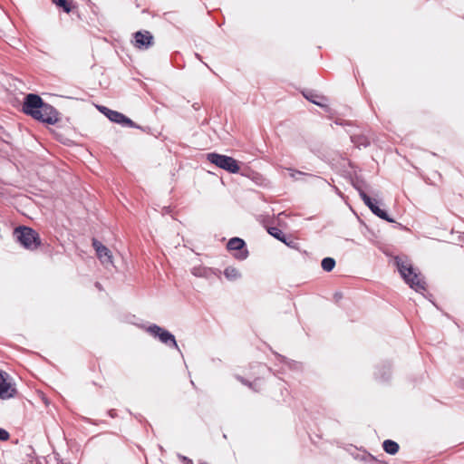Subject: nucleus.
I'll return each mask as SVG.
<instances>
[{
    "label": "nucleus",
    "instance_id": "nucleus-22",
    "mask_svg": "<svg viewBox=\"0 0 464 464\" xmlns=\"http://www.w3.org/2000/svg\"><path fill=\"white\" fill-rule=\"evenodd\" d=\"M37 394L42 398L45 404H47V399L42 392L37 391Z\"/></svg>",
    "mask_w": 464,
    "mask_h": 464
},
{
    "label": "nucleus",
    "instance_id": "nucleus-19",
    "mask_svg": "<svg viewBox=\"0 0 464 464\" xmlns=\"http://www.w3.org/2000/svg\"><path fill=\"white\" fill-rule=\"evenodd\" d=\"M8 439L9 433L4 429H0V440L5 441L7 440Z\"/></svg>",
    "mask_w": 464,
    "mask_h": 464
},
{
    "label": "nucleus",
    "instance_id": "nucleus-14",
    "mask_svg": "<svg viewBox=\"0 0 464 464\" xmlns=\"http://www.w3.org/2000/svg\"><path fill=\"white\" fill-rule=\"evenodd\" d=\"M52 2L55 5L63 8V10L67 14H69L72 10V7H73L72 2H70L68 0H52Z\"/></svg>",
    "mask_w": 464,
    "mask_h": 464
},
{
    "label": "nucleus",
    "instance_id": "nucleus-12",
    "mask_svg": "<svg viewBox=\"0 0 464 464\" xmlns=\"http://www.w3.org/2000/svg\"><path fill=\"white\" fill-rule=\"evenodd\" d=\"M382 448L386 453L391 455L396 454L400 450L399 444L392 440H384L382 443Z\"/></svg>",
    "mask_w": 464,
    "mask_h": 464
},
{
    "label": "nucleus",
    "instance_id": "nucleus-10",
    "mask_svg": "<svg viewBox=\"0 0 464 464\" xmlns=\"http://www.w3.org/2000/svg\"><path fill=\"white\" fill-rule=\"evenodd\" d=\"M14 393V389L10 382H7L5 373L0 371V398L8 399Z\"/></svg>",
    "mask_w": 464,
    "mask_h": 464
},
{
    "label": "nucleus",
    "instance_id": "nucleus-9",
    "mask_svg": "<svg viewBox=\"0 0 464 464\" xmlns=\"http://www.w3.org/2000/svg\"><path fill=\"white\" fill-rule=\"evenodd\" d=\"M361 198L365 203V205L368 206L369 208L372 211V213H374L377 217L389 222H392V219H391L388 217L387 213L384 210L381 209L378 207L377 202L373 200L371 197H369L366 193L361 192Z\"/></svg>",
    "mask_w": 464,
    "mask_h": 464
},
{
    "label": "nucleus",
    "instance_id": "nucleus-8",
    "mask_svg": "<svg viewBox=\"0 0 464 464\" xmlns=\"http://www.w3.org/2000/svg\"><path fill=\"white\" fill-rule=\"evenodd\" d=\"M92 246L96 251V255L100 261L104 265L112 264V255L111 250L99 242L97 239L92 240Z\"/></svg>",
    "mask_w": 464,
    "mask_h": 464
},
{
    "label": "nucleus",
    "instance_id": "nucleus-20",
    "mask_svg": "<svg viewBox=\"0 0 464 464\" xmlns=\"http://www.w3.org/2000/svg\"><path fill=\"white\" fill-rule=\"evenodd\" d=\"M179 458H180V459L182 460V462H183L184 464H194V463H193V460H192V459H188V457H186V456H179Z\"/></svg>",
    "mask_w": 464,
    "mask_h": 464
},
{
    "label": "nucleus",
    "instance_id": "nucleus-5",
    "mask_svg": "<svg viewBox=\"0 0 464 464\" xmlns=\"http://www.w3.org/2000/svg\"><path fill=\"white\" fill-rule=\"evenodd\" d=\"M147 331L154 337H158L161 343L174 347L178 346L174 335L167 330L153 324L149 326Z\"/></svg>",
    "mask_w": 464,
    "mask_h": 464
},
{
    "label": "nucleus",
    "instance_id": "nucleus-2",
    "mask_svg": "<svg viewBox=\"0 0 464 464\" xmlns=\"http://www.w3.org/2000/svg\"><path fill=\"white\" fill-rule=\"evenodd\" d=\"M395 261L400 274L411 288L417 292L426 290V282L423 276L417 273L408 259L396 257Z\"/></svg>",
    "mask_w": 464,
    "mask_h": 464
},
{
    "label": "nucleus",
    "instance_id": "nucleus-11",
    "mask_svg": "<svg viewBox=\"0 0 464 464\" xmlns=\"http://www.w3.org/2000/svg\"><path fill=\"white\" fill-rule=\"evenodd\" d=\"M14 237L25 248L29 246V228L26 227H18L14 231Z\"/></svg>",
    "mask_w": 464,
    "mask_h": 464
},
{
    "label": "nucleus",
    "instance_id": "nucleus-6",
    "mask_svg": "<svg viewBox=\"0 0 464 464\" xmlns=\"http://www.w3.org/2000/svg\"><path fill=\"white\" fill-rule=\"evenodd\" d=\"M227 247L230 251H237L235 257L239 260H244L248 256V251L246 248V243L239 237H233L227 242Z\"/></svg>",
    "mask_w": 464,
    "mask_h": 464
},
{
    "label": "nucleus",
    "instance_id": "nucleus-13",
    "mask_svg": "<svg viewBox=\"0 0 464 464\" xmlns=\"http://www.w3.org/2000/svg\"><path fill=\"white\" fill-rule=\"evenodd\" d=\"M224 276L230 281L237 280L240 277V272L237 268L228 266L224 270Z\"/></svg>",
    "mask_w": 464,
    "mask_h": 464
},
{
    "label": "nucleus",
    "instance_id": "nucleus-7",
    "mask_svg": "<svg viewBox=\"0 0 464 464\" xmlns=\"http://www.w3.org/2000/svg\"><path fill=\"white\" fill-rule=\"evenodd\" d=\"M101 111L113 122L123 126L134 127L135 123L122 113L103 107Z\"/></svg>",
    "mask_w": 464,
    "mask_h": 464
},
{
    "label": "nucleus",
    "instance_id": "nucleus-1",
    "mask_svg": "<svg viewBox=\"0 0 464 464\" xmlns=\"http://www.w3.org/2000/svg\"><path fill=\"white\" fill-rule=\"evenodd\" d=\"M31 118L53 125L59 121V112L51 104L44 102L39 95L31 93Z\"/></svg>",
    "mask_w": 464,
    "mask_h": 464
},
{
    "label": "nucleus",
    "instance_id": "nucleus-4",
    "mask_svg": "<svg viewBox=\"0 0 464 464\" xmlns=\"http://www.w3.org/2000/svg\"><path fill=\"white\" fill-rule=\"evenodd\" d=\"M133 45L140 50H147L154 44V37L150 31H138L133 34Z\"/></svg>",
    "mask_w": 464,
    "mask_h": 464
},
{
    "label": "nucleus",
    "instance_id": "nucleus-16",
    "mask_svg": "<svg viewBox=\"0 0 464 464\" xmlns=\"http://www.w3.org/2000/svg\"><path fill=\"white\" fill-rule=\"evenodd\" d=\"M321 266L324 271L330 272L335 266V260L332 257H325L322 260Z\"/></svg>",
    "mask_w": 464,
    "mask_h": 464
},
{
    "label": "nucleus",
    "instance_id": "nucleus-21",
    "mask_svg": "<svg viewBox=\"0 0 464 464\" xmlns=\"http://www.w3.org/2000/svg\"><path fill=\"white\" fill-rule=\"evenodd\" d=\"M286 246L294 247L295 245V242L294 240H287L285 237V242H284Z\"/></svg>",
    "mask_w": 464,
    "mask_h": 464
},
{
    "label": "nucleus",
    "instance_id": "nucleus-3",
    "mask_svg": "<svg viewBox=\"0 0 464 464\" xmlns=\"http://www.w3.org/2000/svg\"><path fill=\"white\" fill-rule=\"evenodd\" d=\"M207 159L212 164L230 173H237L240 170L238 162L232 157L218 153H208Z\"/></svg>",
    "mask_w": 464,
    "mask_h": 464
},
{
    "label": "nucleus",
    "instance_id": "nucleus-15",
    "mask_svg": "<svg viewBox=\"0 0 464 464\" xmlns=\"http://www.w3.org/2000/svg\"><path fill=\"white\" fill-rule=\"evenodd\" d=\"M267 232L274 237L275 238L280 240L281 242H285V235L276 227H272L267 229Z\"/></svg>",
    "mask_w": 464,
    "mask_h": 464
},
{
    "label": "nucleus",
    "instance_id": "nucleus-17",
    "mask_svg": "<svg viewBox=\"0 0 464 464\" xmlns=\"http://www.w3.org/2000/svg\"><path fill=\"white\" fill-rule=\"evenodd\" d=\"M33 245L34 247H38L41 245V241L38 233L31 228V246Z\"/></svg>",
    "mask_w": 464,
    "mask_h": 464
},
{
    "label": "nucleus",
    "instance_id": "nucleus-18",
    "mask_svg": "<svg viewBox=\"0 0 464 464\" xmlns=\"http://www.w3.org/2000/svg\"><path fill=\"white\" fill-rule=\"evenodd\" d=\"M23 111L25 114H29V94L25 95L24 98Z\"/></svg>",
    "mask_w": 464,
    "mask_h": 464
}]
</instances>
